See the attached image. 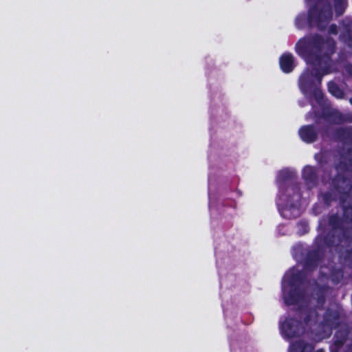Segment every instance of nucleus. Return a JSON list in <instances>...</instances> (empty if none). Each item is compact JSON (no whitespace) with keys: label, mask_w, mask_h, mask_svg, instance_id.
Listing matches in <instances>:
<instances>
[{"label":"nucleus","mask_w":352,"mask_h":352,"mask_svg":"<svg viewBox=\"0 0 352 352\" xmlns=\"http://www.w3.org/2000/svg\"><path fill=\"white\" fill-rule=\"evenodd\" d=\"M321 197L327 206H330L333 201L338 199V195L335 190H331V187H329V190L322 193Z\"/></svg>","instance_id":"obj_21"},{"label":"nucleus","mask_w":352,"mask_h":352,"mask_svg":"<svg viewBox=\"0 0 352 352\" xmlns=\"http://www.w3.org/2000/svg\"><path fill=\"white\" fill-rule=\"evenodd\" d=\"M317 246L320 247L323 250V247L331 248L336 245V239L334 234L329 233L324 236H318L316 238Z\"/></svg>","instance_id":"obj_20"},{"label":"nucleus","mask_w":352,"mask_h":352,"mask_svg":"<svg viewBox=\"0 0 352 352\" xmlns=\"http://www.w3.org/2000/svg\"><path fill=\"white\" fill-rule=\"evenodd\" d=\"M325 301L324 294H320L317 299L318 307L306 308L302 312L305 324L310 327V332L320 337L329 336L333 329L341 325L344 318L343 311L340 308L327 307L321 320L318 308L322 309Z\"/></svg>","instance_id":"obj_2"},{"label":"nucleus","mask_w":352,"mask_h":352,"mask_svg":"<svg viewBox=\"0 0 352 352\" xmlns=\"http://www.w3.org/2000/svg\"><path fill=\"white\" fill-rule=\"evenodd\" d=\"M327 88L329 92L334 97L342 99L344 96V93L342 89L333 81L328 82Z\"/></svg>","instance_id":"obj_22"},{"label":"nucleus","mask_w":352,"mask_h":352,"mask_svg":"<svg viewBox=\"0 0 352 352\" xmlns=\"http://www.w3.org/2000/svg\"><path fill=\"white\" fill-rule=\"evenodd\" d=\"M344 277L343 271L341 269H334L331 272V279L334 284H338Z\"/></svg>","instance_id":"obj_25"},{"label":"nucleus","mask_w":352,"mask_h":352,"mask_svg":"<svg viewBox=\"0 0 352 352\" xmlns=\"http://www.w3.org/2000/svg\"><path fill=\"white\" fill-rule=\"evenodd\" d=\"M333 137L336 141L349 146L344 153L341 154L339 162L335 164L336 170L352 172V126H340L336 129Z\"/></svg>","instance_id":"obj_4"},{"label":"nucleus","mask_w":352,"mask_h":352,"mask_svg":"<svg viewBox=\"0 0 352 352\" xmlns=\"http://www.w3.org/2000/svg\"><path fill=\"white\" fill-rule=\"evenodd\" d=\"M302 177L308 188L316 187L318 184V170L316 167L307 165L302 171Z\"/></svg>","instance_id":"obj_10"},{"label":"nucleus","mask_w":352,"mask_h":352,"mask_svg":"<svg viewBox=\"0 0 352 352\" xmlns=\"http://www.w3.org/2000/svg\"><path fill=\"white\" fill-rule=\"evenodd\" d=\"M329 224L333 230H341L342 236L346 240H349V234L347 229L342 227V219L338 216V214H333L329 217Z\"/></svg>","instance_id":"obj_16"},{"label":"nucleus","mask_w":352,"mask_h":352,"mask_svg":"<svg viewBox=\"0 0 352 352\" xmlns=\"http://www.w3.org/2000/svg\"><path fill=\"white\" fill-rule=\"evenodd\" d=\"M308 93H311L315 100L318 102H320L323 100L324 94L322 90L320 89V87H318V85L311 89V90L308 91Z\"/></svg>","instance_id":"obj_26"},{"label":"nucleus","mask_w":352,"mask_h":352,"mask_svg":"<svg viewBox=\"0 0 352 352\" xmlns=\"http://www.w3.org/2000/svg\"><path fill=\"white\" fill-rule=\"evenodd\" d=\"M340 39L352 48V23L340 35Z\"/></svg>","instance_id":"obj_23"},{"label":"nucleus","mask_w":352,"mask_h":352,"mask_svg":"<svg viewBox=\"0 0 352 352\" xmlns=\"http://www.w3.org/2000/svg\"><path fill=\"white\" fill-rule=\"evenodd\" d=\"M329 187L338 195L340 203L352 204V177L338 172L329 181Z\"/></svg>","instance_id":"obj_5"},{"label":"nucleus","mask_w":352,"mask_h":352,"mask_svg":"<svg viewBox=\"0 0 352 352\" xmlns=\"http://www.w3.org/2000/svg\"><path fill=\"white\" fill-rule=\"evenodd\" d=\"M287 197V202L291 207H295L302 198L300 184L294 182L289 184L284 191Z\"/></svg>","instance_id":"obj_8"},{"label":"nucleus","mask_w":352,"mask_h":352,"mask_svg":"<svg viewBox=\"0 0 352 352\" xmlns=\"http://www.w3.org/2000/svg\"><path fill=\"white\" fill-rule=\"evenodd\" d=\"M349 102L352 105V97L349 99Z\"/></svg>","instance_id":"obj_33"},{"label":"nucleus","mask_w":352,"mask_h":352,"mask_svg":"<svg viewBox=\"0 0 352 352\" xmlns=\"http://www.w3.org/2000/svg\"><path fill=\"white\" fill-rule=\"evenodd\" d=\"M299 87L303 93H308L311 89L317 86L312 71L303 72L298 81Z\"/></svg>","instance_id":"obj_13"},{"label":"nucleus","mask_w":352,"mask_h":352,"mask_svg":"<svg viewBox=\"0 0 352 352\" xmlns=\"http://www.w3.org/2000/svg\"><path fill=\"white\" fill-rule=\"evenodd\" d=\"M295 49L299 56L314 67V80L320 87L323 76L330 72L331 57L336 50V41L331 38L324 39L321 35L314 34L300 38Z\"/></svg>","instance_id":"obj_1"},{"label":"nucleus","mask_w":352,"mask_h":352,"mask_svg":"<svg viewBox=\"0 0 352 352\" xmlns=\"http://www.w3.org/2000/svg\"><path fill=\"white\" fill-rule=\"evenodd\" d=\"M307 275L302 270H291L287 274V281L290 287H299L306 280Z\"/></svg>","instance_id":"obj_14"},{"label":"nucleus","mask_w":352,"mask_h":352,"mask_svg":"<svg viewBox=\"0 0 352 352\" xmlns=\"http://www.w3.org/2000/svg\"><path fill=\"white\" fill-rule=\"evenodd\" d=\"M305 309H300V319L287 317L280 324V331L282 336L286 340H291L301 336L307 329L310 331V327L307 325L303 318L302 312Z\"/></svg>","instance_id":"obj_6"},{"label":"nucleus","mask_w":352,"mask_h":352,"mask_svg":"<svg viewBox=\"0 0 352 352\" xmlns=\"http://www.w3.org/2000/svg\"><path fill=\"white\" fill-rule=\"evenodd\" d=\"M322 118L333 124H342V112L338 110L324 111Z\"/></svg>","instance_id":"obj_19"},{"label":"nucleus","mask_w":352,"mask_h":352,"mask_svg":"<svg viewBox=\"0 0 352 352\" xmlns=\"http://www.w3.org/2000/svg\"><path fill=\"white\" fill-rule=\"evenodd\" d=\"M328 32L329 34L336 35L338 32V26L336 24H331L329 27Z\"/></svg>","instance_id":"obj_29"},{"label":"nucleus","mask_w":352,"mask_h":352,"mask_svg":"<svg viewBox=\"0 0 352 352\" xmlns=\"http://www.w3.org/2000/svg\"><path fill=\"white\" fill-rule=\"evenodd\" d=\"M324 257V250L319 246L309 250L304 259V269L306 271H314Z\"/></svg>","instance_id":"obj_7"},{"label":"nucleus","mask_w":352,"mask_h":352,"mask_svg":"<svg viewBox=\"0 0 352 352\" xmlns=\"http://www.w3.org/2000/svg\"><path fill=\"white\" fill-rule=\"evenodd\" d=\"M279 65L283 72L291 73L296 66L293 54L290 52L283 53L279 58Z\"/></svg>","instance_id":"obj_15"},{"label":"nucleus","mask_w":352,"mask_h":352,"mask_svg":"<svg viewBox=\"0 0 352 352\" xmlns=\"http://www.w3.org/2000/svg\"><path fill=\"white\" fill-rule=\"evenodd\" d=\"M349 350L351 351V352H352V343L349 346Z\"/></svg>","instance_id":"obj_32"},{"label":"nucleus","mask_w":352,"mask_h":352,"mask_svg":"<svg viewBox=\"0 0 352 352\" xmlns=\"http://www.w3.org/2000/svg\"><path fill=\"white\" fill-rule=\"evenodd\" d=\"M320 132V130L314 124H307L300 128L298 134L303 142L307 144H311L318 140Z\"/></svg>","instance_id":"obj_9"},{"label":"nucleus","mask_w":352,"mask_h":352,"mask_svg":"<svg viewBox=\"0 0 352 352\" xmlns=\"http://www.w3.org/2000/svg\"><path fill=\"white\" fill-rule=\"evenodd\" d=\"M344 123H352V111L342 113V124Z\"/></svg>","instance_id":"obj_28"},{"label":"nucleus","mask_w":352,"mask_h":352,"mask_svg":"<svg viewBox=\"0 0 352 352\" xmlns=\"http://www.w3.org/2000/svg\"><path fill=\"white\" fill-rule=\"evenodd\" d=\"M315 159L320 163V164H322L323 163V156L322 154H320V153H318V154H316L315 155Z\"/></svg>","instance_id":"obj_30"},{"label":"nucleus","mask_w":352,"mask_h":352,"mask_svg":"<svg viewBox=\"0 0 352 352\" xmlns=\"http://www.w3.org/2000/svg\"><path fill=\"white\" fill-rule=\"evenodd\" d=\"M349 330L347 327H343L336 331L334 335L333 344L331 346V352H338L344 344L348 339Z\"/></svg>","instance_id":"obj_12"},{"label":"nucleus","mask_w":352,"mask_h":352,"mask_svg":"<svg viewBox=\"0 0 352 352\" xmlns=\"http://www.w3.org/2000/svg\"><path fill=\"white\" fill-rule=\"evenodd\" d=\"M334 7L337 15L340 16L344 14L345 10L344 0H334Z\"/></svg>","instance_id":"obj_27"},{"label":"nucleus","mask_w":352,"mask_h":352,"mask_svg":"<svg viewBox=\"0 0 352 352\" xmlns=\"http://www.w3.org/2000/svg\"><path fill=\"white\" fill-rule=\"evenodd\" d=\"M314 346L303 340H297L291 344L289 352H313ZM316 352H325L324 349H318Z\"/></svg>","instance_id":"obj_17"},{"label":"nucleus","mask_w":352,"mask_h":352,"mask_svg":"<svg viewBox=\"0 0 352 352\" xmlns=\"http://www.w3.org/2000/svg\"><path fill=\"white\" fill-rule=\"evenodd\" d=\"M333 12L331 6L328 3H316L308 10L307 14H299L295 21L296 25L299 29L305 28L307 24L309 28L316 27L319 30H324L331 20Z\"/></svg>","instance_id":"obj_3"},{"label":"nucleus","mask_w":352,"mask_h":352,"mask_svg":"<svg viewBox=\"0 0 352 352\" xmlns=\"http://www.w3.org/2000/svg\"><path fill=\"white\" fill-rule=\"evenodd\" d=\"M342 219L345 223L352 225V204L342 205Z\"/></svg>","instance_id":"obj_24"},{"label":"nucleus","mask_w":352,"mask_h":352,"mask_svg":"<svg viewBox=\"0 0 352 352\" xmlns=\"http://www.w3.org/2000/svg\"><path fill=\"white\" fill-rule=\"evenodd\" d=\"M296 174L289 170H283L279 172L277 177V182L279 185V188L283 191L286 184L289 182H294V179H296Z\"/></svg>","instance_id":"obj_18"},{"label":"nucleus","mask_w":352,"mask_h":352,"mask_svg":"<svg viewBox=\"0 0 352 352\" xmlns=\"http://www.w3.org/2000/svg\"><path fill=\"white\" fill-rule=\"evenodd\" d=\"M303 298L304 292L299 287H291L287 292L283 290V300L287 306L297 305Z\"/></svg>","instance_id":"obj_11"},{"label":"nucleus","mask_w":352,"mask_h":352,"mask_svg":"<svg viewBox=\"0 0 352 352\" xmlns=\"http://www.w3.org/2000/svg\"><path fill=\"white\" fill-rule=\"evenodd\" d=\"M299 226H301L304 228L305 232L308 231L309 226L305 222L299 223Z\"/></svg>","instance_id":"obj_31"}]
</instances>
